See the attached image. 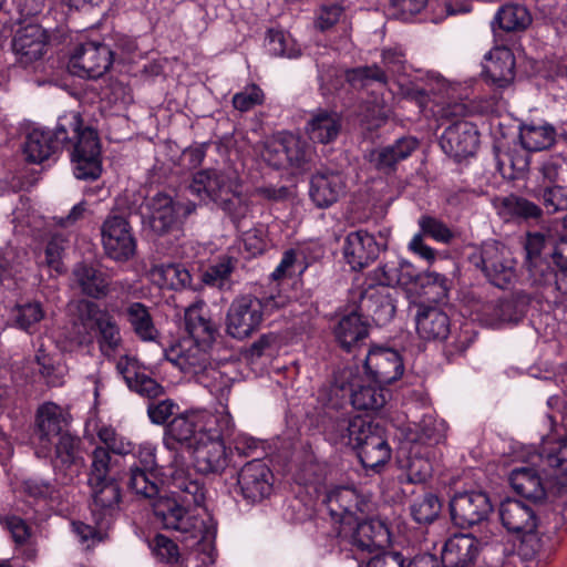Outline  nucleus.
<instances>
[{
  "label": "nucleus",
  "instance_id": "nucleus-39",
  "mask_svg": "<svg viewBox=\"0 0 567 567\" xmlns=\"http://www.w3.org/2000/svg\"><path fill=\"white\" fill-rule=\"evenodd\" d=\"M354 526L350 543L359 551L372 554L380 549L384 543L389 540V529L383 522L375 518L367 517V514L358 516L352 522Z\"/></svg>",
  "mask_w": 567,
  "mask_h": 567
},
{
  "label": "nucleus",
  "instance_id": "nucleus-23",
  "mask_svg": "<svg viewBox=\"0 0 567 567\" xmlns=\"http://www.w3.org/2000/svg\"><path fill=\"white\" fill-rule=\"evenodd\" d=\"M380 240L368 233L359 229L347 235L343 243V257L352 270H362L372 264L380 255L381 250L386 248L388 235L379 233Z\"/></svg>",
  "mask_w": 567,
  "mask_h": 567
},
{
  "label": "nucleus",
  "instance_id": "nucleus-50",
  "mask_svg": "<svg viewBox=\"0 0 567 567\" xmlns=\"http://www.w3.org/2000/svg\"><path fill=\"white\" fill-rule=\"evenodd\" d=\"M152 275L164 289L177 291L190 287L192 275L182 264H161L154 267Z\"/></svg>",
  "mask_w": 567,
  "mask_h": 567
},
{
  "label": "nucleus",
  "instance_id": "nucleus-2",
  "mask_svg": "<svg viewBox=\"0 0 567 567\" xmlns=\"http://www.w3.org/2000/svg\"><path fill=\"white\" fill-rule=\"evenodd\" d=\"M220 413L189 409L181 411L164 427L163 444L171 453L172 485L181 498L198 505L204 501V484L192 474L186 455L205 439L207 432H216Z\"/></svg>",
  "mask_w": 567,
  "mask_h": 567
},
{
  "label": "nucleus",
  "instance_id": "nucleus-61",
  "mask_svg": "<svg viewBox=\"0 0 567 567\" xmlns=\"http://www.w3.org/2000/svg\"><path fill=\"white\" fill-rule=\"evenodd\" d=\"M265 100L266 95L262 89L259 85L251 83L246 85L243 91L233 95L231 104L234 109L240 113H247L256 106L262 105Z\"/></svg>",
  "mask_w": 567,
  "mask_h": 567
},
{
  "label": "nucleus",
  "instance_id": "nucleus-48",
  "mask_svg": "<svg viewBox=\"0 0 567 567\" xmlns=\"http://www.w3.org/2000/svg\"><path fill=\"white\" fill-rule=\"evenodd\" d=\"M352 381L354 379L352 378ZM391 396L385 385L380 383L355 384L352 382L351 406L359 411H379Z\"/></svg>",
  "mask_w": 567,
  "mask_h": 567
},
{
  "label": "nucleus",
  "instance_id": "nucleus-15",
  "mask_svg": "<svg viewBox=\"0 0 567 567\" xmlns=\"http://www.w3.org/2000/svg\"><path fill=\"white\" fill-rule=\"evenodd\" d=\"M554 482V476L545 482L532 467L514 468L509 475L511 486L525 501L540 506L544 501H548L553 505L554 512L559 514L563 520H566L567 508L564 507L563 497L551 493Z\"/></svg>",
  "mask_w": 567,
  "mask_h": 567
},
{
  "label": "nucleus",
  "instance_id": "nucleus-46",
  "mask_svg": "<svg viewBox=\"0 0 567 567\" xmlns=\"http://www.w3.org/2000/svg\"><path fill=\"white\" fill-rule=\"evenodd\" d=\"M374 271L379 276V280L391 285L393 288L411 285L417 288L419 277H422L423 274L412 262L400 258L381 264Z\"/></svg>",
  "mask_w": 567,
  "mask_h": 567
},
{
  "label": "nucleus",
  "instance_id": "nucleus-25",
  "mask_svg": "<svg viewBox=\"0 0 567 567\" xmlns=\"http://www.w3.org/2000/svg\"><path fill=\"white\" fill-rule=\"evenodd\" d=\"M308 193L317 208H329L346 195L347 176L339 169L320 167L310 176Z\"/></svg>",
  "mask_w": 567,
  "mask_h": 567
},
{
  "label": "nucleus",
  "instance_id": "nucleus-63",
  "mask_svg": "<svg viewBox=\"0 0 567 567\" xmlns=\"http://www.w3.org/2000/svg\"><path fill=\"white\" fill-rule=\"evenodd\" d=\"M66 248V238L61 234L50 236L44 248L45 265L58 274L64 271L63 255Z\"/></svg>",
  "mask_w": 567,
  "mask_h": 567
},
{
  "label": "nucleus",
  "instance_id": "nucleus-55",
  "mask_svg": "<svg viewBox=\"0 0 567 567\" xmlns=\"http://www.w3.org/2000/svg\"><path fill=\"white\" fill-rule=\"evenodd\" d=\"M442 511L440 497L429 491L415 497L410 505V513L413 520L420 525H429L437 519Z\"/></svg>",
  "mask_w": 567,
  "mask_h": 567
},
{
  "label": "nucleus",
  "instance_id": "nucleus-53",
  "mask_svg": "<svg viewBox=\"0 0 567 567\" xmlns=\"http://www.w3.org/2000/svg\"><path fill=\"white\" fill-rule=\"evenodd\" d=\"M419 142L412 136H404L383 147L377 159L379 169H393L400 161L406 159L416 150Z\"/></svg>",
  "mask_w": 567,
  "mask_h": 567
},
{
  "label": "nucleus",
  "instance_id": "nucleus-10",
  "mask_svg": "<svg viewBox=\"0 0 567 567\" xmlns=\"http://www.w3.org/2000/svg\"><path fill=\"white\" fill-rule=\"evenodd\" d=\"M415 324L421 339L445 342L446 351L452 355L465 352L474 341L467 328L456 329L447 313L437 307H419Z\"/></svg>",
  "mask_w": 567,
  "mask_h": 567
},
{
  "label": "nucleus",
  "instance_id": "nucleus-20",
  "mask_svg": "<svg viewBox=\"0 0 567 567\" xmlns=\"http://www.w3.org/2000/svg\"><path fill=\"white\" fill-rule=\"evenodd\" d=\"M130 466L127 488L136 495L153 498L159 494V476L162 471L157 465L155 449L143 447Z\"/></svg>",
  "mask_w": 567,
  "mask_h": 567
},
{
  "label": "nucleus",
  "instance_id": "nucleus-60",
  "mask_svg": "<svg viewBox=\"0 0 567 567\" xmlns=\"http://www.w3.org/2000/svg\"><path fill=\"white\" fill-rule=\"evenodd\" d=\"M417 224L423 237H430L437 243L450 244L455 237L453 230L436 217L422 215Z\"/></svg>",
  "mask_w": 567,
  "mask_h": 567
},
{
  "label": "nucleus",
  "instance_id": "nucleus-62",
  "mask_svg": "<svg viewBox=\"0 0 567 567\" xmlns=\"http://www.w3.org/2000/svg\"><path fill=\"white\" fill-rule=\"evenodd\" d=\"M152 550L155 557L165 564L181 566L183 559L178 545L163 534H156L152 540Z\"/></svg>",
  "mask_w": 567,
  "mask_h": 567
},
{
  "label": "nucleus",
  "instance_id": "nucleus-58",
  "mask_svg": "<svg viewBox=\"0 0 567 567\" xmlns=\"http://www.w3.org/2000/svg\"><path fill=\"white\" fill-rule=\"evenodd\" d=\"M405 473L400 476V482L408 485H421L431 478L433 467L429 457L419 455V452L410 454L405 466Z\"/></svg>",
  "mask_w": 567,
  "mask_h": 567
},
{
  "label": "nucleus",
  "instance_id": "nucleus-19",
  "mask_svg": "<svg viewBox=\"0 0 567 567\" xmlns=\"http://www.w3.org/2000/svg\"><path fill=\"white\" fill-rule=\"evenodd\" d=\"M493 508L491 497L484 491L458 492L450 501L452 522L461 528L486 520Z\"/></svg>",
  "mask_w": 567,
  "mask_h": 567
},
{
  "label": "nucleus",
  "instance_id": "nucleus-52",
  "mask_svg": "<svg viewBox=\"0 0 567 567\" xmlns=\"http://www.w3.org/2000/svg\"><path fill=\"white\" fill-rule=\"evenodd\" d=\"M530 22L532 17L526 7L506 3L497 10L493 27L497 25L505 32H515L527 29Z\"/></svg>",
  "mask_w": 567,
  "mask_h": 567
},
{
  "label": "nucleus",
  "instance_id": "nucleus-59",
  "mask_svg": "<svg viewBox=\"0 0 567 567\" xmlns=\"http://www.w3.org/2000/svg\"><path fill=\"white\" fill-rule=\"evenodd\" d=\"M146 412L152 424L165 427L181 412V406L175 400L162 396L148 401Z\"/></svg>",
  "mask_w": 567,
  "mask_h": 567
},
{
  "label": "nucleus",
  "instance_id": "nucleus-38",
  "mask_svg": "<svg viewBox=\"0 0 567 567\" xmlns=\"http://www.w3.org/2000/svg\"><path fill=\"white\" fill-rule=\"evenodd\" d=\"M391 4L404 19L414 17L429 4L433 11L431 21L436 24L450 16L470 12V6L460 0H391Z\"/></svg>",
  "mask_w": 567,
  "mask_h": 567
},
{
  "label": "nucleus",
  "instance_id": "nucleus-12",
  "mask_svg": "<svg viewBox=\"0 0 567 567\" xmlns=\"http://www.w3.org/2000/svg\"><path fill=\"white\" fill-rule=\"evenodd\" d=\"M144 207L152 231L163 236L179 230L184 220L195 213L197 203L190 199L182 203L164 192H158L145 199Z\"/></svg>",
  "mask_w": 567,
  "mask_h": 567
},
{
  "label": "nucleus",
  "instance_id": "nucleus-36",
  "mask_svg": "<svg viewBox=\"0 0 567 567\" xmlns=\"http://www.w3.org/2000/svg\"><path fill=\"white\" fill-rule=\"evenodd\" d=\"M342 115L330 109L318 107L309 113L305 124V134L313 144L334 143L342 131Z\"/></svg>",
  "mask_w": 567,
  "mask_h": 567
},
{
  "label": "nucleus",
  "instance_id": "nucleus-27",
  "mask_svg": "<svg viewBox=\"0 0 567 567\" xmlns=\"http://www.w3.org/2000/svg\"><path fill=\"white\" fill-rule=\"evenodd\" d=\"M440 145L447 156L461 162L476 153L480 145L478 130L468 121H455L444 130Z\"/></svg>",
  "mask_w": 567,
  "mask_h": 567
},
{
  "label": "nucleus",
  "instance_id": "nucleus-57",
  "mask_svg": "<svg viewBox=\"0 0 567 567\" xmlns=\"http://www.w3.org/2000/svg\"><path fill=\"white\" fill-rule=\"evenodd\" d=\"M195 380L216 398H224L230 392L231 379L213 362Z\"/></svg>",
  "mask_w": 567,
  "mask_h": 567
},
{
  "label": "nucleus",
  "instance_id": "nucleus-43",
  "mask_svg": "<svg viewBox=\"0 0 567 567\" xmlns=\"http://www.w3.org/2000/svg\"><path fill=\"white\" fill-rule=\"evenodd\" d=\"M69 420L63 409L53 402L39 406L35 414V433L41 446L53 443V440L69 431Z\"/></svg>",
  "mask_w": 567,
  "mask_h": 567
},
{
  "label": "nucleus",
  "instance_id": "nucleus-9",
  "mask_svg": "<svg viewBox=\"0 0 567 567\" xmlns=\"http://www.w3.org/2000/svg\"><path fill=\"white\" fill-rule=\"evenodd\" d=\"M218 421L220 422L215 429L216 432H207L205 439L199 440L198 444L186 455V461H192L195 470L192 474L202 482L204 480L199 474H220L228 465L227 441L235 435V423L228 412H221ZM203 484L205 485V483Z\"/></svg>",
  "mask_w": 567,
  "mask_h": 567
},
{
  "label": "nucleus",
  "instance_id": "nucleus-41",
  "mask_svg": "<svg viewBox=\"0 0 567 567\" xmlns=\"http://www.w3.org/2000/svg\"><path fill=\"white\" fill-rule=\"evenodd\" d=\"M301 135L287 133L279 141L280 151L285 155L282 167L290 169L293 174H302L310 169L315 156V148Z\"/></svg>",
  "mask_w": 567,
  "mask_h": 567
},
{
  "label": "nucleus",
  "instance_id": "nucleus-1",
  "mask_svg": "<svg viewBox=\"0 0 567 567\" xmlns=\"http://www.w3.org/2000/svg\"><path fill=\"white\" fill-rule=\"evenodd\" d=\"M62 148L71 152L73 173L78 179H97L102 173V145L99 132L85 124L79 112L58 117L53 131L33 128L25 137L23 153L29 163L41 164Z\"/></svg>",
  "mask_w": 567,
  "mask_h": 567
},
{
  "label": "nucleus",
  "instance_id": "nucleus-13",
  "mask_svg": "<svg viewBox=\"0 0 567 567\" xmlns=\"http://www.w3.org/2000/svg\"><path fill=\"white\" fill-rule=\"evenodd\" d=\"M471 260L496 288L508 289L516 279V261L497 240L484 241Z\"/></svg>",
  "mask_w": 567,
  "mask_h": 567
},
{
  "label": "nucleus",
  "instance_id": "nucleus-3",
  "mask_svg": "<svg viewBox=\"0 0 567 567\" xmlns=\"http://www.w3.org/2000/svg\"><path fill=\"white\" fill-rule=\"evenodd\" d=\"M237 179L229 174L214 169H200L193 175L187 187L190 196L198 200V204H216L230 219L238 231L248 233L251 225V204L239 190ZM247 250L252 255L262 254L265 244L256 236L247 234L244 239Z\"/></svg>",
  "mask_w": 567,
  "mask_h": 567
},
{
  "label": "nucleus",
  "instance_id": "nucleus-26",
  "mask_svg": "<svg viewBox=\"0 0 567 567\" xmlns=\"http://www.w3.org/2000/svg\"><path fill=\"white\" fill-rule=\"evenodd\" d=\"M116 371L127 389L138 396L151 401L165 396V386L147 372L135 358L123 355L116 363Z\"/></svg>",
  "mask_w": 567,
  "mask_h": 567
},
{
  "label": "nucleus",
  "instance_id": "nucleus-11",
  "mask_svg": "<svg viewBox=\"0 0 567 567\" xmlns=\"http://www.w3.org/2000/svg\"><path fill=\"white\" fill-rule=\"evenodd\" d=\"M374 270L370 271L358 291L355 309L364 317L382 327L392 321L396 312L399 292L391 285L378 280Z\"/></svg>",
  "mask_w": 567,
  "mask_h": 567
},
{
  "label": "nucleus",
  "instance_id": "nucleus-5",
  "mask_svg": "<svg viewBox=\"0 0 567 567\" xmlns=\"http://www.w3.org/2000/svg\"><path fill=\"white\" fill-rule=\"evenodd\" d=\"M404 53L400 49H384L382 63L385 70L378 64L352 68L346 71V81L352 89L371 91V96L363 101L360 114L362 120L374 127H379L388 117V104L383 93H377L374 87L383 90L388 85L389 75L401 73L404 70Z\"/></svg>",
  "mask_w": 567,
  "mask_h": 567
},
{
  "label": "nucleus",
  "instance_id": "nucleus-17",
  "mask_svg": "<svg viewBox=\"0 0 567 567\" xmlns=\"http://www.w3.org/2000/svg\"><path fill=\"white\" fill-rule=\"evenodd\" d=\"M116 60V51L110 42L87 41L79 44L71 58L70 70L80 78L99 79Z\"/></svg>",
  "mask_w": 567,
  "mask_h": 567
},
{
  "label": "nucleus",
  "instance_id": "nucleus-44",
  "mask_svg": "<svg viewBox=\"0 0 567 567\" xmlns=\"http://www.w3.org/2000/svg\"><path fill=\"white\" fill-rule=\"evenodd\" d=\"M447 423L433 414H423L420 421L409 422L403 430L406 442L424 446H434L446 440Z\"/></svg>",
  "mask_w": 567,
  "mask_h": 567
},
{
  "label": "nucleus",
  "instance_id": "nucleus-16",
  "mask_svg": "<svg viewBox=\"0 0 567 567\" xmlns=\"http://www.w3.org/2000/svg\"><path fill=\"white\" fill-rule=\"evenodd\" d=\"M370 421L347 411L318 412L316 426L332 445L353 447Z\"/></svg>",
  "mask_w": 567,
  "mask_h": 567
},
{
  "label": "nucleus",
  "instance_id": "nucleus-28",
  "mask_svg": "<svg viewBox=\"0 0 567 567\" xmlns=\"http://www.w3.org/2000/svg\"><path fill=\"white\" fill-rule=\"evenodd\" d=\"M85 317L91 330L96 334L101 353L107 358L114 355L122 344L121 330L114 316L101 309L97 303L89 301L85 307Z\"/></svg>",
  "mask_w": 567,
  "mask_h": 567
},
{
  "label": "nucleus",
  "instance_id": "nucleus-56",
  "mask_svg": "<svg viewBox=\"0 0 567 567\" xmlns=\"http://www.w3.org/2000/svg\"><path fill=\"white\" fill-rule=\"evenodd\" d=\"M266 41V48L274 56L297 59L301 55L300 45L289 33L282 30L269 29Z\"/></svg>",
  "mask_w": 567,
  "mask_h": 567
},
{
  "label": "nucleus",
  "instance_id": "nucleus-45",
  "mask_svg": "<svg viewBox=\"0 0 567 567\" xmlns=\"http://www.w3.org/2000/svg\"><path fill=\"white\" fill-rule=\"evenodd\" d=\"M484 81L498 89L511 85L515 79V58L509 50H497L489 53L487 62L483 65Z\"/></svg>",
  "mask_w": 567,
  "mask_h": 567
},
{
  "label": "nucleus",
  "instance_id": "nucleus-37",
  "mask_svg": "<svg viewBox=\"0 0 567 567\" xmlns=\"http://www.w3.org/2000/svg\"><path fill=\"white\" fill-rule=\"evenodd\" d=\"M352 377L349 369L333 372L331 379L319 389L318 402L322 406L320 412L348 410L351 405Z\"/></svg>",
  "mask_w": 567,
  "mask_h": 567
},
{
  "label": "nucleus",
  "instance_id": "nucleus-32",
  "mask_svg": "<svg viewBox=\"0 0 567 567\" xmlns=\"http://www.w3.org/2000/svg\"><path fill=\"white\" fill-rule=\"evenodd\" d=\"M81 444L82 441L79 436L66 431V433L53 440V443H48L47 446L42 447L48 452H54L52 460L54 471L72 480L73 476L80 473L84 464L80 454Z\"/></svg>",
  "mask_w": 567,
  "mask_h": 567
},
{
  "label": "nucleus",
  "instance_id": "nucleus-22",
  "mask_svg": "<svg viewBox=\"0 0 567 567\" xmlns=\"http://www.w3.org/2000/svg\"><path fill=\"white\" fill-rule=\"evenodd\" d=\"M363 368L371 382L383 385L398 381L404 373L402 354L396 349L382 344L370 347Z\"/></svg>",
  "mask_w": 567,
  "mask_h": 567
},
{
  "label": "nucleus",
  "instance_id": "nucleus-42",
  "mask_svg": "<svg viewBox=\"0 0 567 567\" xmlns=\"http://www.w3.org/2000/svg\"><path fill=\"white\" fill-rule=\"evenodd\" d=\"M210 349L194 343L186 347L184 342L166 350L165 358L185 374L196 378L212 363Z\"/></svg>",
  "mask_w": 567,
  "mask_h": 567
},
{
  "label": "nucleus",
  "instance_id": "nucleus-33",
  "mask_svg": "<svg viewBox=\"0 0 567 567\" xmlns=\"http://www.w3.org/2000/svg\"><path fill=\"white\" fill-rule=\"evenodd\" d=\"M538 456L543 465L554 470L551 493L563 497L564 507L567 509V436L555 441L544 440Z\"/></svg>",
  "mask_w": 567,
  "mask_h": 567
},
{
  "label": "nucleus",
  "instance_id": "nucleus-35",
  "mask_svg": "<svg viewBox=\"0 0 567 567\" xmlns=\"http://www.w3.org/2000/svg\"><path fill=\"white\" fill-rule=\"evenodd\" d=\"M332 334L337 346L347 353L360 348L370 334V323L353 307L348 313L340 317L333 326Z\"/></svg>",
  "mask_w": 567,
  "mask_h": 567
},
{
  "label": "nucleus",
  "instance_id": "nucleus-24",
  "mask_svg": "<svg viewBox=\"0 0 567 567\" xmlns=\"http://www.w3.org/2000/svg\"><path fill=\"white\" fill-rule=\"evenodd\" d=\"M323 503L329 515L334 522L352 526L358 516L365 515L369 509V501L353 487L334 486L324 496Z\"/></svg>",
  "mask_w": 567,
  "mask_h": 567
},
{
  "label": "nucleus",
  "instance_id": "nucleus-21",
  "mask_svg": "<svg viewBox=\"0 0 567 567\" xmlns=\"http://www.w3.org/2000/svg\"><path fill=\"white\" fill-rule=\"evenodd\" d=\"M274 474L262 458L255 457L238 472L236 492L249 504H256L270 496Z\"/></svg>",
  "mask_w": 567,
  "mask_h": 567
},
{
  "label": "nucleus",
  "instance_id": "nucleus-4",
  "mask_svg": "<svg viewBox=\"0 0 567 567\" xmlns=\"http://www.w3.org/2000/svg\"><path fill=\"white\" fill-rule=\"evenodd\" d=\"M524 250L532 285L567 295V236L527 233Z\"/></svg>",
  "mask_w": 567,
  "mask_h": 567
},
{
  "label": "nucleus",
  "instance_id": "nucleus-34",
  "mask_svg": "<svg viewBox=\"0 0 567 567\" xmlns=\"http://www.w3.org/2000/svg\"><path fill=\"white\" fill-rule=\"evenodd\" d=\"M482 548V540L474 535L456 533L444 542L439 559L442 567H470Z\"/></svg>",
  "mask_w": 567,
  "mask_h": 567
},
{
  "label": "nucleus",
  "instance_id": "nucleus-29",
  "mask_svg": "<svg viewBox=\"0 0 567 567\" xmlns=\"http://www.w3.org/2000/svg\"><path fill=\"white\" fill-rule=\"evenodd\" d=\"M172 487L174 498H158L153 505L154 515L161 520L164 528L195 536L194 532L197 520L189 516L186 509V507H190L193 503L188 504L184 502L175 492L176 488L173 485ZM203 503L204 501L198 505L194 504V506H200Z\"/></svg>",
  "mask_w": 567,
  "mask_h": 567
},
{
  "label": "nucleus",
  "instance_id": "nucleus-18",
  "mask_svg": "<svg viewBox=\"0 0 567 567\" xmlns=\"http://www.w3.org/2000/svg\"><path fill=\"white\" fill-rule=\"evenodd\" d=\"M352 450L367 475L381 473L392 454L385 429L372 421L368 423L363 433L358 437Z\"/></svg>",
  "mask_w": 567,
  "mask_h": 567
},
{
  "label": "nucleus",
  "instance_id": "nucleus-64",
  "mask_svg": "<svg viewBox=\"0 0 567 567\" xmlns=\"http://www.w3.org/2000/svg\"><path fill=\"white\" fill-rule=\"evenodd\" d=\"M451 287L450 279L436 271H423L419 277V287L425 295L433 293L437 300L447 298Z\"/></svg>",
  "mask_w": 567,
  "mask_h": 567
},
{
  "label": "nucleus",
  "instance_id": "nucleus-49",
  "mask_svg": "<svg viewBox=\"0 0 567 567\" xmlns=\"http://www.w3.org/2000/svg\"><path fill=\"white\" fill-rule=\"evenodd\" d=\"M45 312L40 301L17 303L10 311L9 322L21 331L33 333L44 318Z\"/></svg>",
  "mask_w": 567,
  "mask_h": 567
},
{
  "label": "nucleus",
  "instance_id": "nucleus-30",
  "mask_svg": "<svg viewBox=\"0 0 567 567\" xmlns=\"http://www.w3.org/2000/svg\"><path fill=\"white\" fill-rule=\"evenodd\" d=\"M49 35L38 23L20 25L12 38V50L24 68L40 60L47 51Z\"/></svg>",
  "mask_w": 567,
  "mask_h": 567
},
{
  "label": "nucleus",
  "instance_id": "nucleus-54",
  "mask_svg": "<svg viewBox=\"0 0 567 567\" xmlns=\"http://www.w3.org/2000/svg\"><path fill=\"white\" fill-rule=\"evenodd\" d=\"M502 207L507 216L519 221L537 224L543 217L540 206L527 198L516 195H509L503 198Z\"/></svg>",
  "mask_w": 567,
  "mask_h": 567
},
{
  "label": "nucleus",
  "instance_id": "nucleus-8",
  "mask_svg": "<svg viewBox=\"0 0 567 567\" xmlns=\"http://www.w3.org/2000/svg\"><path fill=\"white\" fill-rule=\"evenodd\" d=\"M286 303L281 295L264 293L261 297L241 295L236 297L227 311L226 331L238 340H244L258 331L266 317Z\"/></svg>",
  "mask_w": 567,
  "mask_h": 567
},
{
  "label": "nucleus",
  "instance_id": "nucleus-40",
  "mask_svg": "<svg viewBox=\"0 0 567 567\" xmlns=\"http://www.w3.org/2000/svg\"><path fill=\"white\" fill-rule=\"evenodd\" d=\"M72 280L83 296L101 300L110 293V278L95 264L76 262L72 269Z\"/></svg>",
  "mask_w": 567,
  "mask_h": 567
},
{
  "label": "nucleus",
  "instance_id": "nucleus-7",
  "mask_svg": "<svg viewBox=\"0 0 567 567\" xmlns=\"http://www.w3.org/2000/svg\"><path fill=\"white\" fill-rule=\"evenodd\" d=\"M540 505L506 498L499 504L498 515L503 527L519 538L518 555L524 560H533L543 550V540L539 537Z\"/></svg>",
  "mask_w": 567,
  "mask_h": 567
},
{
  "label": "nucleus",
  "instance_id": "nucleus-14",
  "mask_svg": "<svg viewBox=\"0 0 567 567\" xmlns=\"http://www.w3.org/2000/svg\"><path fill=\"white\" fill-rule=\"evenodd\" d=\"M101 243L105 256L116 262L128 261L137 249V239L128 218L114 212L102 223Z\"/></svg>",
  "mask_w": 567,
  "mask_h": 567
},
{
  "label": "nucleus",
  "instance_id": "nucleus-47",
  "mask_svg": "<svg viewBox=\"0 0 567 567\" xmlns=\"http://www.w3.org/2000/svg\"><path fill=\"white\" fill-rule=\"evenodd\" d=\"M518 136L523 148L529 152H539L551 147L559 137V133L545 121H532L519 125Z\"/></svg>",
  "mask_w": 567,
  "mask_h": 567
},
{
  "label": "nucleus",
  "instance_id": "nucleus-6",
  "mask_svg": "<svg viewBox=\"0 0 567 567\" xmlns=\"http://www.w3.org/2000/svg\"><path fill=\"white\" fill-rule=\"evenodd\" d=\"M112 455L103 447H95L87 484L92 493L91 513L94 524L100 528H110L121 502V487L111 476Z\"/></svg>",
  "mask_w": 567,
  "mask_h": 567
},
{
  "label": "nucleus",
  "instance_id": "nucleus-31",
  "mask_svg": "<svg viewBox=\"0 0 567 567\" xmlns=\"http://www.w3.org/2000/svg\"><path fill=\"white\" fill-rule=\"evenodd\" d=\"M184 327L189 337V340L185 343L212 348L219 336V326L212 319L209 310L203 301L186 308Z\"/></svg>",
  "mask_w": 567,
  "mask_h": 567
},
{
  "label": "nucleus",
  "instance_id": "nucleus-51",
  "mask_svg": "<svg viewBox=\"0 0 567 567\" xmlns=\"http://www.w3.org/2000/svg\"><path fill=\"white\" fill-rule=\"evenodd\" d=\"M126 319L131 324L134 333L142 341H155L158 337L153 318L148 308L142 302H132L125 310Z\"/></svg>",
  "mask_w": 567,
  "mask_h": 567
}]
</instances>
